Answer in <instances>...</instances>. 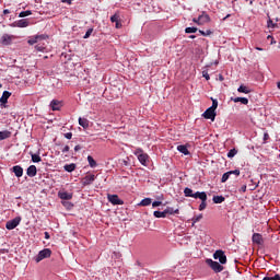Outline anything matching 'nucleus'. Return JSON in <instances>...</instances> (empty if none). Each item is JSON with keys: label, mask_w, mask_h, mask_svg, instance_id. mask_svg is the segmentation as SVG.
I'll return each instance as SVG.
<instances>
[{"label": "nucleus", "mask_w": 280, "mask_h": 280, "mask_svg": "<svg viewBox=\"0 0 280 280\" xmlns=\"http://www.w3.org/2000/svg\"><path fill=\"white\" fill-rule=\"evenodd\" d=\"M79 126H82V128H89V119L79 118Z\"/></svg>", "instance_id": "c756f323"}, {"label": "nucleus", "mask_w": 280, "mask_h": 280, "mask_svg": "<svg viewBox=\"0 0 280 280\" xmlns=\"http://www.w3.org/2000/svg\"><path fill=\"white\" fill-rule=\"evenodd\" d=\"M275 43H277V42H275L273 39L271 40V45H275Z\"/></svg>", "instance_id": "338daca9"}, {"label": "nucleus", "mask_w": 280, "mask_h": 280, "mask_svg": "<svg viewBox=\"0 0 280 280\" xmlns=\"http://www.w3.org/2000/svg\"><path fill=\"white\" fill-rule=\"evenodd\" d=\"M219 80H220V82H223L224 81V77L220 75Z\"/></svg>", "instance_id": "680f3d73"}, {"label": "nucleus", "mask_w": 280, "mask_h": 280, "mask_svg": "<svg viewBox=\"0 0 280 280\" xmlns=\"http://www.w3.org/2000/svg\"><path fill=\"white\" fill-rule=\"evenodd\" d=\"M203 197L199 198L201 200V203L199 205V211H205L207 209V192L202 191Z\"/></svg>", "instance_id": "f3484780"}, {"label": "nucleus", "mask_w": 280, "mask_h": 280, "mask_svg": "<svg viewBox=\"0 0 280 280\" xmlns=\"http://www.w3.org/2000/svg\"><path fill=\"white\" fill-rule=\"evenodd\" d=\"M189 38H196V35H190Z\"/></svg>", "instance_id": "69168bd1"}, {"label": "nucleus", "mask_w": 280, "mask_h": 280, "mask_svg": "<svg viewBox=\"0 0 280 280\" xmlns=\"http://www.w3.org/2000/svg\"><path fill=\"white\" fill-rule=\"evenodd\" d=\"M95 182V175L90 174L83 177L82 185L86 187V185H92Z\"/></svg>", "instance_id": "f8f14e48"}, {"label": "nucleus", "mask_w": 280, "mask_h": 280, "mask_svg": "<svg viewBox=\"0 0 280 280\" xmlns=\"http://www.w3.org/2000/svg\"><path fill=\"white\" fill-rule=\"evenodd\" d=\"M107 200L112 205H124V200L119 199V196L117 195H108Z\"/></svg>", "instance_id": "1a4fd4ad"}, {"label": "nucleus", "mask_w": 280, "mask_h": 280, "mask_svg": "<svg viewBox=\"0 0 280 280\" xmlns=\"http://www.w3.org/2000/svg\"><path fill=\"white\" fill-rule=\"evenodd\" d=\"M202 77L206 79V80H210L211 78L209 77V72L207 71H202Z\"/></svg>", "instance_id": "a18cd8bd"}, {"label": "nucleus", "mask_w": 280, "mask_h": 280, "mask_svg": "<svg viewBox=\"0 0 280 280\" xmlns=\"http://www.w3.org/2000/svg\"><path fill=\"white\" fill-rule=\"evenodd\" d=\"M212 100V106L210 107L212 110H215L218 108V100L211 98Z\"/></svg>", "instance_id": "ea45409f"}, {"label": "nucleus", "mask_w": 280, "mask_h": 280, "mask_svg": "<svg viewBox=\"0 0 280 280\" xmlns=\"http://www.w3.org/2000/svg\"><path fill=\"white\" fill-rule=\"evenodd\" d=\"M257 51H264V48L261 47H256Z\"/></svg>", "instance_id": "e2e57ef3"}, {"label": "nucleus", "mask_w": 280, "mask_h": 280, "mask_svg": "<svg viewBox=\"0 0 280 280\" xmlns=\"http://www.w3.org/2000/svg\"><path fill=\"white\" fill-rule=\"evenodd\" d=\"M192 23H196L197 25H200V18H194Z\"/></svg>", "instance_id": "49530a36"}, {"label": "nucleus", "mask_w": 280, "mask_h": 280, "mask_svg": "<svg viewBox=\"0 0 280 280\" xmlns=\"http://www.w3.org/2000/svg\"><path fill=\"white\" fill-rule=\"evenodd\" d=\"M62 152H63V153L69 152V145L63 147Z\"/></svg>", "instance_id": "603ef678"}, {"label": "nucleus", "mask_w": 280, "mask_h": 280, "mask_svg": "<svg viewBox=\"0 0 280 280\" xmlns=\"http://www.w3.org/2000/svg\"><path fill=\"white\" fill-rule=\"evenodd\" d=\"M12 172L16 176V178H21V176H23V167H21L20 165L13 166Z\"/></svg>", "instance_id": "aec40b11"}, {"label": "nucleus", "mask_w": 280, "mask_h": 280, "mask_svg": "<svg viewBox=\"0 0 280 280\" xmlns=\"http://www.w3.org/2000/svg\"><path fill=\"white\" fill-rule=\"evenodd\" d=\"M241 191H243V192L246 191V185H243V186L241 187Z\"/></svg>", "instance_id": "4d7b16f0"}, {"label": "nucleus", "mask_w": 280, "mask_h": 280, "mask_svg": "<svg viewBox=\"0 0 280 280\" xmlns=\"http://www.w3.org/2000/svg\"><path fill=\"white\" fill-rule=\"evenodd\" d=\"M231 14H228L225 18H223V21H226V19H230Z\"/></svg>", "instance_id": "0e129e2a"}, {"label": "nucleus", "mask_w": 280, "mask_h": 280, "mask_svg": "<svg viewBox=\"0 0 280 280\" xmlns=\"http://www.w3.org/2000/svg\"><path fill=\"white\" fill-rule=\"evenodd\" d=\"M201 219H202V214H198V215L194 217V218L191 219L192 226H194L197 222H200Z\"/></svg>", "instance_id": "4c0bfd02"}, {"label": "nucleus", "mask_w": 280, "mask_h": 280, "mask_svg": "<svg viewBox=\"0 0 280 280\" xmlns=\"http://www.w3.org/2000/svg\"><path fill=\"white\" fill-rule=\"evenodd\" d=\"M35 49L36 51H45V49H47V38L45 40L37 43Z\"/></svg>", "instance_id": "6ab92c4d"}, {"label": "nucleus", "mask_w": 280, "mask_h": 280, "mask_svg": "<svg viewBox=\"0 0 280 280\" xmlns=\"http://www.w3.org/2000/svg\"><path fill=\"white\" fill-rule=\"evenodd\" d=\"M135 155L138 158L139 163L144 167H148V163H150V155L143 152L141 149H137L135 151Z\"/></svg>", "instance_id": "f257e3e1"}, {"label": "nucleus", "mask_w": 280, "mask_h": 280, "mask_svg": "<svg viewBox=\"0 0 280 280\" xmlns=\"http://www.w3.org/2000/svg\"><path fill=\"white\" fill-rule=\"evenodd\" d=\"M237 154V149H232L228 152V159H233Z\"/></svg>", "instance_id": "e433bc0d"}, {"label": "nucleus", "mask_w": 280, "mask_h": 280, "mask_svg": "<svg viewBox=\"0 0 280 280\" xmlns=\"http://www.w3.org/2000/svg\"><path fill=\"white\" fill-rule=\"evenodd\" d=\"M12 40H14V35L4 34L1 37L2 45H12Z\"/></svg>", "instance_id": "4468645a"}, {"label": "nucleus", "mask_w": 280, "mask_h": 280, "mask_svg": "<svg viewBox=\"0 0 280 280\" xmlns=\"http://www.w3.org/2000/svg\"><path fill=\"white\" fill-rule=\"evenodd\" d=\"M164 213L167 215H174V213H178V209H175L172 208V207H167L165 210H164Z\"/></svg>", "instance_id": "cd10ccee"}, {"label": "nucleus", "mask_w": 280, "mask_h": 280, "mask_svg": "<svg viewBox=\"0 0 280 280\" xmlns=\"http://www.w3.org/2000/svg\"><path fill=\"white\" fill-rule=\"evenodd\" d=\"M207 264L214 270V272H222L224 270V267L220 265L218 261H213L211 259L207 260Z\"/></svg>", "instance_id": "423d86ee"}, {"label": "nucleus", "mask_w": 280, "mask_h": 280, "mask_svg": "<svg viewBox=\"0 0 280 280\" xmlns=\"http://www.w3.org/2000/svg\"><path fill=\"white\" fill-rule=\"evenodd\" d=\"M12 137V132L4 130L0 131V141H4V139H10Z\"/></svg>", "instance_id": "5701e85b"}, {"label": "nucleus", "mask_w": 280, "mask_h": 280, "mask_svg": "<svg viewBox=\"0 0 280 280\" xmlns=\"http://www.w3.org/2000/svg\"><path fill=\"white\" fill-rule=\"evenodd\" d=\"M63 170H65L66 172H74V171H75V164H74V163H72V164H66V165L63 166Z\"/></svg>", "instance_id": "2f4dec72"}, {"label": "nucleus", "mask_w": 280, "mask_h": 280, "mask_svg": "<svg viewBox=\"0 0 280 280\" xmlns=\"http://www.w3.org/2000/svg\"><path fill=\"white\" fill-rule=\"evenodd\" d=\"M199 34H201V36H211L212 32L210 30H207L206 32L202 30H199Z\"/></svg>", "instance_id": "58836bf2"}, {"label": "nucleus", "mask_w": 280, "mask_h": 280, "mask_svg": "<svg viewBox=\"0 0 280 280\" xmlns=\"http://www.w3.org/2000/svg\"><path fill=\"white\" fill-rule=\"evenodd\" d=\"M44 235H45V240H49V237H50L49 232H45Z\"/></svg>", "instance_id": "6e6d98bb"}, {"label": "nucleus", "mask_w": 280, "mask_h": 280, "mask_svg": "<svg viewBox=\"0 0 280 280\" xmlns=\"http://www.w3.org/2000/svg\"><path fill=\"white\" fill-rule=\"evenodd\" d=\"M12 95V93L4 91L2 93V96L0 97V106L1 108H5V103L8 102V100H10V96Z\"/></svg>", "instance_id": "9d476101"}, {"label": "nucleus", "mask_w": 280, "mask_h": 280, "mask_svg": "<svg viewBox=\"0 0 280 280\" xmlns=\"http://www.w3.org/2000/svg\"><path fill=\"white\" fill-rule=\"evenodd\" d=\"M46 35H34L28 37L27 44L28 45H37V43H43V40H46Z\"/></svg>", "instance_id": "39448f33"}, {"label": "nucleus", "mask_w": 280, "mask_h": 280, "mask_svg": "<svg viewBox=\"0 0 280 280\" xmlns=\"http://www.w3.org/2000/svg\"><path fill=\"white\" fill-rule=\"evenodd\" d=\"M110 21H112V23H117V22L119 21V15L114 14V15L110 18Z\"/></svg>", "instance_id": "37998d69"}, {"label": "nucleus", "mask_w": 280, "mask_h": 280, "mask_svg": "<svg viewBox=\"0 0 280 280\" xmlns=\"http://www.w3.org/2000/svg\"><path fill=\"white\" fill-rule=\"evenodd\" d=\"M177 151L180 152L182 154H185V156L189 155V150L187 149V145H178Z\"/></svg>", "instance_id": "b1692460"}, {"label": "nucleus", "mask_w": 280, "mask_h": 280, "mask_svg": "<svg viewBox=\"0 0 280 280\" xmlns=\"http://www.w3.org/2000/svg\"><path fill=\"white\" fill-rule=\"evenodd\" d=\"M252 242L258 246H261V244H264V237L259 233H254L252 236Z\"/></svg>", "instance_id": "ddd939ff"}, {"label": "nucleus", "mask_w": 280, "mask_h": 280, "mask_svg": "<svg viewBox=\"0 0 280 280\" xmlns=\"http://www.w3.org/2000/svg\"><path fill=\"white\" fill-rule=\"evenodd\" d=\"M267 27H277V24L272 20L267 21Z\"/></svg>", "instance_id": "79ce46f5"}, {"label": "nucleus", "mask_w": 280, "mask_h": 280, "mask_svg": "<svg viewBox=\"0 0 280 280\" xmlns=\"http://www.w3.org/2000/svg\"><path fill=\"white\" fill-rule=\"evenodd\" d=\"M30 26V21L22 19L13 22L11 24V27H28Z\"/></svg>", "instance_id": "6e6552de"}, {"label": "nucleus", "mask_w": 280, "mask_h": 280, "mask_svg": "<svg viewBox=\"0 0 280 280\" xmlns=\"http://www.w3.org/2000/svg\"><path fill=\"white\" fill-rule=\"evenodd\" d=\"M37 172H38V171L36 170V165H31V166H28L27 170H26V174H27V176H28L30 178H34V176H36Z\"/></svg>", "instance_id": "a211bd4d"}, {"label": "nucleus", "mask_w": 280, "mask_h": 280, "mask_svg": "<svg viewBox=\"0 0 280 280\" xmlns=\"http://www.w3.org/2000/svg\"><path fill=\"white\" fill-rule=\"evenodd\" d=\"M65 137H66V139H72L73 133L67 132V133H65Z\"/></svg>", "instance_id": "09e8293b"}, {"label": "nucleus", "mask_w": 280, "mask_h": 280, "mask_svg": "<svg viewBox=\"0 0 280 280\" xmlns=\"http://www.w3.org/2000/svg\"><path fill=\"white\" fill-rule=\"evenodd\" d=\"M202 116L205 117V119H211V121H215V109H212L211 107H209L203 114Z\"/></svg>", "instance_id": "0eeeda50"}, {"label": "nucleus", "mask_w": 280, "mask_h": 280, "mask_svg": "<svg viewBox=\"0 0 280 280\" xmlns=\"http://www.w3.org/2000/svg\"><path fill=\"white\" fill-rule=\"evenodd\" d=\"M116 24H115V27H116V30H119V27H121V23H119V21L118 22H115Z\"/></svg>", "instance_id": "864d4df0"}, {"label": "nucleus", "mask_w": 280, "mask_h": 280, "mask_svg": "<svg viewBox=\"0 0 280 280\" xmlns=\"http://www.w3.org/2000/svg\"><path fill=\"white\" fill-rule=\"evenodd\" d=\"M186 34H196L198 32L197 27H186L185 28Z\"/></svg>", "instance_id": "f704fd0d"}, {"label": "nucleus", "mask_w": 280, "mask_h": 280, "mask_svg": "<svg viewBox=\"0 0 280 280\" xmlns=\"http://www.w3.org/2000/svg\"><path fill=\"white\" fill-rule=\"evenodd\" d=\"M238 93H245V95H248V93H250V89H248V86L246 85H240V88L237 89Z\"/></svg>", "instance_id": "393cba45"}, {"label": "nucleus", "mask_w": 280, "mask_h": 280, "mask_svg": "<svg viewBox=\"0 0 280 280\" xmlns=\"http://www.w3.org/2000/svg\"><path fill=\"white\" fill-rule=\"evenodd\" d=\"M150 205H152V199L151 198H144L140 202L141 207H150Z\"/></svg>", "instance_id": "c85d7f7f"}, {"label": "nucleus", "mask_w": 280, "mask_h": 280, "mask_svg": "<svg viewBox=\"0 0 280 280\" xmlns=\"http://www.w3.org/2000/svg\"><path fill=\"white\" fill-rule=\"evenodd\" d=\"M268 139H270V136L267 132L264 133V141H268Z\"/></svg>", "instance_id": "3c124183"}, {"label": "nucleus", "mask_w": 280, "mask_h": 280, "mask_svg": "<svg viewBox=\"0 0 280 280\" xmlns=\"http://www.w3.org/2000/svg\"><path fill=\"white\" fill-rule=\"evenodd\" d=\"M231 101L235 104L241 102V104H244L245 106L248 105V98L246 97H231Z\"/></svg>", "instance_id": "4be33fe9"}, {"label": "nucleus", "mask_w": 280, "mask_h": 280, "mask_svg": "<svg viewBox=\"0 0 280 280\" xmlns=\"http://www.w3.org/2000/svg\"><path fill=\"white\" fill-rule=\"evenodd\" d=\"M230 176H232V174H234V176H240V170H234V171H229Z\"/></svg>", "instance_id": "c03bdc74"}, {"label": "nucleus", "mask_w": 280, "mask_h": 280, "mask_svg": "<svg viewBox=\"0 0 280 280\" xmlns=\"http://www.w3.org/2000/svg\"><path fill=\"white\" fill-rule=\"evenodd\" d=\"M88 162H89L90 167H92V168L97 167V162L95 161V159H93V156L89 155Z\"/></svg>", "instance_id": "7c9ffc66"}, {"label": "nucleus", "mask_w": 280, "mask_h": 280, "mask_svg": "<svg viewBox=\"0 0 280 280\" xmlns=\"http://www.w3.org/2000/svg\"><path fill=\"white\" fill-rule=\"evenodd\" d=\"M210 22H211V18L206 12H202V14L199 15L200 25H205V24L210 23Z\"/></svg>", "instance_id": "2eb2a0df"}, {"label": "nucleus", "mask_w": 280, "mask_h": 280, "mask_svg": "<svg viewBox=\"0 0 280 280\" xmlns=\"http://www.w3.org/2000/svg\"><path fill=\"white\" fill-rule=\"evenodd\" d=\"M48 257H51V249L45 248L38 253V255L35 257L36 264H39V261H43V259H48Z\"/></svg>", "instance_id": "f03ea898"}, {"label": "nucleus", "mask_w": 280, "mask_h": 280, "mask_svg": "<svg viewBox=\"0 0 280 280\" xmlns=\"http://www.w3.org/2000/svg\"><path fill=\"white\" fill-rule=\"evenodd\" d=\"M212 200H213L214 205H222V202H224L225 199L223 196H214L212 198Z\"/></svg>", "instance_id": "a878e982"}, {"label": "nucleus", "mask_w": 280, "mask_h": 280, "mask_svg": "<svg viewBox=\"0 0 280 280\" xmlns=\"http://www.w3.org/2000/svg\"><path fill=\"white\" fill-rule=\"evenodd\" d=\"M20 224H21V217H16L13 220H10L7 222L5 229H8V231H14V229H16V226H19Z\"/></svg>", "instance_id": "20e7f679"}, {"label": "nucleus", "mask_w": 280, "mask_h": 280, "mask_svg": "<svg viewBox=\"0 0 280 280\" xmlns=\"http://www.w3.org/2000/svg\"><path fill=\"white\" fill-rule=\"evenodd\" d=\"M262 280H272V277H265Z\"/></svg>", "instance_id": "052dcab7"}, {"label": "nucleus", "mask_w": 280, "mask_h": 280, "mask_svg": "<svg viewBox=\"0 0 280 280\" xmlns=\"http://www.w3.org/2000/svg\"><path fill=\"white\" fill-rule=\"evenodd\" d=\"M73 0H61V3H68V5H71Z\"/></svg>", "instance_id": "8fccbe9b"}, {"label": "nucleus", "mask_w": 280, "mask_h": 280, "mask_svg": "<svg viewBox=\"0 0 280 280\" xmlns=\"http://www.w3.org/2000/svg\"><path fill=\"white\" fill-rule=\"evenodd\" d=\"M31 14H32L31 10L22 11V12H20L19 18L20 19H25V16H31Z\"/></svg>", "instance_id": "72a5a7b5"}, {"label": "nucleus", "mask_w": 280, "mask_h": 280, "mask_svg": "<svg viewBox=\"0 0 280 280\" xmlns=\"http://www.w3.org/2000/svg\"><path fill=\"white\" fill-rule=\"evenodd\" d=\"M3 14H10V11L8 9H4Z\"/></svg>", "instance_id": "bf43d9fd"}, {"label": "nucleus", "mask_w": 280, "mask_h": 280, "mask_svg": "<svg viewBox=\"0 0 280 280\" xmlns=\"http://www.w3.org/2000/svg\"><path fill=\"white\" fill-rule=\"evenodd\" d=\"M161 201H153L152 207H161Z\"/></svg>", "instance_id": "de8ad7c7"}, {"label": "nucleus", "mask_w": 280, "mask_h": 280, "mask_svg": "<svg viewBox=\"0 0 280 280\" xmlns=\"http://www.w3.org/2000/svg\"><path fill=\"white\" fill-rule=\"evenodd\" d=\"M249 5H253V0L249 1Z\"/></svg>", "instance_id": "774afa93"}, {"label": "nucleus", "mask_w": 280, "mask_h": 280, "mask_svg": "<svg viewBox=\"0 0 280 280\" xmlns=\"http://www.w3.org/2000/svg\"><path fill=\"white\" fill-rule=\"evenodd\" d=\"M184 195L186 196V198H195V199L205 198V196L202 195V191L194 192L191 188H185Z\"/></svg>", "instance_id": "7ed1b4c3"}, {"label": "nucleus", "mask_w": 280, "mask_h": 280, "mask_svg": "<svg viewBox=\"0 0 280 280\" xmlns=\"http://www.w3.org/2000/svg\"><path fill=\"white\" fill-rule=\"evenodd\" d=\"M271 280H280V276L276 275L275 277H271Z\"/></svg>", "instance_id": "5fc2aeb1"}, {"label": "nucleus", "mask_w": 280, "mask_h": 280, "mask_svg": "<svg viewBox=\"0 0 280 280\" xmlns=\"http://www.w3.org/2000/svg\"><path fill=\"white\" fill-rule=\"evenodd\" d=\"M229 178H231V173L230 172L224 173L222 175L221 183H226V180H229Z\"/></svg>", "instance_id": "c9c22d12"}, {"label": "nucleus", "mask_w": 280, "mask_h": 280, "mask_svg": "<svg viewBox=\"0 0 280 280\" xmlns=\"http://www.w3.org/2000/svg\"><path fill=\"white\" fill-rule=\"evenodd\" d=\"M91 34H93V28H89L83 38H90Z\"/></svg>", "instance_id": "a19ab883"}, {"label": "nucleus", "mask_w": 280, "mask_h": 280, "mask_svg": "<svg viewBox=\"0 0 280 280\" xmlns=\"http://www.w3.org/2000/svg\"><path fill=\"white\" fill-rule=\"evenodd\" d=\"M213 257L214 259H219L220 264H226V255H224V252L217 250Z\"/></svg>", "instance_id": "9b49d317"}, {"label": "nucleus", "mask_w": 280, "mask_h": 280, "mask_svg": "<svg viewBox=\"0 0 280 280\" xmlns=\"http://www.w3.org/2000/svg\"><path fill=\"white\" fill-rule=\"evenodd\" d=\"M31 159L33 163H40L43 161V159H40V155L36 153H31Z\"/></svg>", "instance_id": "bb28decb"}, {"label": "nucleus", "mask_w": 280, "mask_h": 280, "mask_svg": "<svg viewBox=\"0 0 280 280\" xmlns=\"http://www.w3.org/2000/svg\"><path fill=\"white\" fill-rule=\"evenodd\" d=\"M50 108L51 110H60V108H62V102L58 100H52L50 102Z\"/></svg>", "instance_id": "dca6fc26"}, {"label": "nucleus", "mask_w": 280, "mask_h": 280, "mask_svg": "<svg viewBox=\"0 0 280 280\" xmlns=\"http://www.w3.org/2000/svg\"><path fill=\"white\" fill-rule=\"evenodd\" d=\"M79 150H81V147L80 145H75L74 147V151L78 152Z\"/></svg>", "instance_id": "13d9d810"}, {"label": "nucleus", "mask_w": 280, "mask_h": 280, "mask_svg": "<svg viewBox=\"0 0 280 280\" xmlns=\"http://www.w3.org/2000/svg\"><path fill=\"white\" fill-rule=\"evenodd\" d=\"M58 197H59L61 200H71V198H73V195L70 194V192H67V191H59V192H58Z\"/></svg>", "instance_id": "412c9836"}, {"label": "nucleus", "mask_w": 280, "mask_h": 280, "mask_svg": "<svg viewBox=\"0 0 280 280\" xmlns=\"http://www.w3.org/2000/svg\"><path fill=\"white\" fill-rule=\"evenodd\" d=\"M153 215L155 218H166L167 214H165V210H164V211H154Z\"/></svg>", "instance_id": "473e14b6"}]
</instances>
